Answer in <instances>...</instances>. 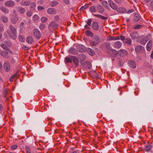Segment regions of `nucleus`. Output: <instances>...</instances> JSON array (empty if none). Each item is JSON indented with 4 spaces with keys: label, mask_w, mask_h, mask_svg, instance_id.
I'll return each mask as SVG.
<instances>
[{
    "label": "nucleus",
    "mask_w": 153,
    "mask_h": 153,
    "mask_svg": "<svg viewBox=\"0 0 153 153\" xmlns=\"http://www.w3.org/2000/svg\"><path fill=\"white\" fill-rule=\"evenodd\" d=\"M9 30L7 31V33L10 38L13 40H16L17 38V30L16 28L12 25L9 26Z\"/></svg>",
    "instance_id": "nucleus-1"
},
{
    "label": "nucleus",
    "mask_w": 153,
    "mask_h": 153,
    "mask_svg": "<svg viewBox=\"0 0 153 153\" xmlns=\"http://www.w3.org/2000/svg\"><path fill=\"white\" fill-rule=\"evenodd\" d=\"M100 42V38L99 36H94L90 42V45L91 47L96 46Z\"/></svg>",
    "instance_id": "nucleus-2"
},
{
    "label": "nucleus",
    "mask_w": 153,
    "mask_h": 153,
    "mask_svg": "<svg viewBox=\"0 0 153 153\" xmlns=\"http://www.w3.org/2000/svg\"><path fill=\"white\" fill-rule=\"evenodd\" d=\"M33 35L37 39H39L41 37L42 34L39 30L37 28H35L33 30Z\"/></svg>",
    "instance_id": "nucleus-3"
},
{
    "label": "nucleus",
    "mask_w": 153,
    "mask_h": 153,
    "mask_svg": "<svg viewBox=\"0 0 153 153\" xmlns=\"http://www.w3.org/2000/svg\"><path fill=\"white\" fill-rule=\"evenodd\" d=\"M19 19V17L17 14L12 15L10 20L11 22L13 24H15Z\"/></svg>",
    "instance_id": "nucleus-4"
},
{
    "label": "nucleus",
    "mask_w": 153,
    "mask_h": 153,
    "mask_svg": "<svg viewBox=\"0 0 153 153\" xmlns=\"http://www.w3.org/2000/svg\"><path fill=\"white\" fill-rule=\"evenodd\" d=\"M12 53V51L10 50L7 51H2L0 53V55L4 58H7L10 56V54Z\"/></svg>",
    "instance_id": "nucleus-5"
},
{
    "label": "nucleus",
    "mask_w": 153,
    "mask_h": 153,
    "mask_svg": "<svg viewBox=\"0 0 153 153\" xmlns=\"http://www.w3.org/2000/svg\"><path fill=\"white\" fill-rule=\"evenodd\" d=\"M77 49L81 53H83L85 51V47L81 44H79L76 46Z\"/></svg>",
    "instance_id": "nucleus-6"
},
{
    "label": "nucleus",
    "mask_w": 153,
    "mask_h": 153,
    "mask_svg": "<svg viewBox=\"0 0 153 153\" xmlns=\"http://www.w3.org/2000/svg\"><path fill=\"white\" fill-rule=\"evenodd\" d=\"M108 3L109 5L112 9L115 10H117L118 8V7L117 5L114 3V2L112 1L111 0H108Z\"/></svg>",
    "instance_id": "nucleus-7"
},
{
    "label": "nucleus",
    "mask_w": 153,
    "mask_h": 153,
    "mask_svg": "<svg viewBox=\"0 0 153 153\" xmlns=\"http://www.w3.org/2000/svg\"><path fill=\"white\" fill-rule=\"evenodd\" d=\"M118 54L120 56L124 57L128 54V52L125 50H121L118 51Z\"/></svg>",
    "instance_id": "nucleus-8"
},
{
    "label": "nucleus",
    "mask_w": 153,
    "mask_h": 153,
    "mask_svg": "<svg viewBox=\"0 0 153 153\" xmlns=\"http://www.w3.org/2000/svg\"><path fill=\"white\" fill-rule=\"evenodd\" d=\"M3 67L4 70L6 72H8L10 70V63L7 62H4Z\"/></svg>",
    "instance_id": "nucleus-9"
},
{
    "label": "nucleus",
    "mask_w": 153,
    "mask_h": 153,
    "mask_svg": "<svg viewBox=\"0 0 153 153\" xmlns=\"http://www.w3.org/2000/svg\"><path fill=\"white\" fill-rule=\"evenodd\" d=\"M58 26V25L56 24L54 22H52L50 24L48 28L50 30H52L53 29H55Z\"/></svg>",
    "instance_id": "nucleus-10"
},
{
    "label": "nucleus",
    "mask_w": 153,
    "mask_h": 153,
    "mask_svg": "<svg viewBox=\"0 0 153 153\" xmlns=\"http://www.w3.org/2000/svg\"><path fill=\"white\" fill-rule=\"evenodd\" d=\"M74 57V56H69L66 57L65 59V63L72 62Z\"/></svg>",
    "instance_id": "nucleus-11"
},
{
    "label": "nucleus",
    "mask_w": 153,
    "mask_h": 153,
    "mask_svg": "<svg viewBox=\"0 0 153 153\" xmlns=\"http://www.w3.org/2000/svg\"><path fill=\"white\" fill-rule=\"evenodd\" d=\"M144 49V47L140 45H138L135 47V50L138 53H140L143 51Z\"/></svg>",
    "instance_id": "nucleus-12"
},
{
    "label": "nucleus",
    "mask_w": 153,
    "mask_h": 153,
    "mask_svg": "<svg viewBox=\"0 0 153 153\" xmlns=\"http://www.w3.org/2000/svg\"><path fill=\"white\" fill-rule=\"evenodd\" d=\"M92 28L95 30H97L99 28V26L97 22H94L91 25Z\"/></svg>",
    "instance_id": "nucleus-13"
},
{
    "label": "nucleus",
    "mask_w": 153,
    "mask_h": 153,
    "mask_svg": "<svg viewBox=\"0 0 153 153\" xmlns=\"http://www.w3.org/2000/svg\"><path fill=\"white\" fill-rule=\"evenodd\" d=\"M5 5L7 7H13L15 5V2L12 0L6 1L4 3Z\"/></svg>",
    "instance_id": "nucleus-14"
},
{
    "label": "nucleus",
    "mask_w": 153,
    "mask_h": 153,
    "mask_svg": "<svg viewBox=\"0 0 153 153\" xmlns=\"http://www.w3.org/2000/svg\"><path fill=\"white\" fill-rule=\"evenodd\" d=\"M152 41L151 40H150L147 43L146 46V50L149 51H151L152 48Z\"/></svg>",
    "instance_id": "nucleus-15"
},
{
    "label": "nucleus",
    "mask_w": 153,
    "mask_h": 153,
    "mask_svg": "<svg viewBox=\"0 0 153 153\" xmlns=\"http://www.w3.org/2000/svg\"><path fill=\"white\" fill-rule=\"evenodd\" d=\"M83 67L85 69H90L91 67V65L89 62H86L84 63L83 65Z\"/></svg>",
    "instance_id": "nucleus-16"
},
{
    "label": "nucleus",
    "mask_w": 153,
    "mask_h": 153,
    "mask_svg": "<svg viewBox=\"0 0 153 153\" xmlns=\"http://www.w3.org/2000/svg\"><path fill=\"white\" fill-rule=\"evenodd\" d=\"M18 12L21 14H24L26 11V10L24 8L21 7H17Z\"/></svg>",
    "instance_id": "nucleus-17"
},
{
    "label": "nucleus",
    "mask_w": 153,
    "mask_h": 153,
    "mask_svg": "<svg viewBox=\"0 0 153 153\" xmlns=\"http://www.w3.org/2000/svg\"><path fill=\"white\" fill-rule=\"evenodd\" d=\"M128 64L129 66L132 68H135L136 67V63L135 61H130L128 62Z\"/></svg>",
    "instance_id": "nucleus-18"
},
{
    "label": "nucleus",
    "mask_w": 153,
    "mask_h": 153,
    "mask_svg": "<svg viewBox=\"0 0 153 153\" xmlns=\"http://www.w3.org/2000/svg\"><path fill=\"white\" fill-rule=\"evenodd\" d=\"M122 43L119 41L115 42L114 44V47L116 48H119L122 46Z\"/></svg>",
    "instance_id": "nucleus-19"
},
{
    "label": "nucleus",
    "mask_w": 153,
    "mask_h": 153,
    "mask_svg": "<svg viewBox=\"0 0 153 153\" xmlns=\"http://www.w3.org/2000/svg\"><path fill=\"white\" fill-rule=\"evenodd\" d=\"M20 4L22 6H28L30 5V2L29 1H24L22 0L20 2Z\"/></svg>",
    "instance_id": "nucleus-20"
},
{
    "label": "nucleus",
    "mask_w": 153,
    "mask_h": 153,
    "mask_svg": "<svg viewBox=\"0 0 153 153\" xmlns=\"http://www.w3.org/2000/svg\"><path fill=\"white\" fill-rule=\"evenodd\" d=\"M97 10L98 12L100 13H102L104 11V9L101 5H98L97 6Z\"/></svg>",
    "instance_id": "nucleus-21"
},
{
    "label": "nucleus",
    "mask_w": 153,
    "mask_h": 153,
    "mask_svg": "<svg viewBox=\"0 0 153 153\" xmlns=\"http://www.w3.org/2000/svg\"><path fill=\"white\" fill-rule=\"evenodd\" d=\"M73 61L74 64L75 65L76 67H77L79 65V61L78 58L74 56V57L73 59Z\"/></svg>",
    "instance_id": "nucleus-22"
},
{
    "label": "nucleus",
    "mask_w": 153,
    "mask_h": 153,
    "mask_svg": "<svg viewBox=\"0 0 153 153\" xmlns=\"http://www.w3.org/2000/svg\"><path fill=\"white\" fill-rule=\"evenodd\" d=\"M26 41L27 43L31 44L33 42V40L32 37L28 36L26 39Z\"/></svg>",
    "instance_id": "nucleus-23"
},
{
    "label": "nucleus",
    "mask_w": 153,
    "mask_h": 153,
    "mask_svg": "<svg viewBox=\"0 0 153 153\" xmlns=\"http://www.w3.org/2000/svg\"><path fill=\"white\" fill-rule=\"evenodd\" d=\"M86 51L90 55L93 56L95 54L94 51L91 48H88L86 49Z\"/></svg>",
    "instance_id": "nucleus-24"
},
{
    "label": "nucleus",
    "mask_w": 153,
    "mask_h": 153,
    "mask_svg": "<svg viewBox=\"0 0 153 153\" xmlns=\"http://www.w3.org/2000/svg\"><path fill=\"white\" fill-rule=\"evenodd\" d=\"M130 36L132 39H135L138 36V34L137 32H134L131 33Z\"/></svg>",
    "instance_id": "nucleus-25"
},
{
    "label": "nucleus",
    "mask_w": 153,
    "mask_h": 153,
    "mask_svg": "<svg viewBox=\"0 0 153 153\" xmlns=\"http://www.w3.org/2000/svg\"><path fill=\"white\" fill-rule=\"evenodd\" d=\"M0 10L4 13L8 14L9 13V10L6 7H2L0 8Z\"/></svg>",
    "instance_id": "nucleus-26"
},
{
    "label": "nucleus",
    "mask_w": 153,
    "mask_h": 153,
    "mask_svg": "<svg viewBox=\"0 0 153 153\" xmlns=\"http://www.w3.org/2000/svg\"><path fill=\"white\" fill-rule=\"evenodd\" d=\"M47 12L48 13L52 14L55 13L56 11L54 8H51L48 9Z\"/></svg>",
    "instance_id": "nucleus-27"
},
{
    "label": "nucleus",
    "mask_w": 153,
    "mask_h": 153,
    "mask_svg": "<svg viewBox=\"0 0 153 153\" xmlns=\"http://www.w3.org/2000/svg\"><path fill=\"white\" fill-rule=\"evenodd\" d=\"M132 41L131 39L129 38H127L125 39L124 42V43H126L127 44L130 45L131 44Z\"/></svg>",
    "instance_id": "nucleus-28"
},
{
    "label": "nucleus",
    "mask_w": 153,
    "mask_h": 153,
    "mask_svg": "<svg viewBox=\"0 0 153 153\" xmlns=\"http://www.w3.org/2000/svg\"><path fill=\"white\" fill-rule=\"evenodd\" d=\"M94 16L97 17L103 20H106L108 19L107 17H105L100 15L94 14Z\"/></svg>",
    "instance_id": "nucleus-29"
},
{
    "label": "nucleus",
    "mask_w": 153,
    "mask_h": 153,
    "mask_svg": "<svg viewBox=\"0 0 153 153\" xmlns=\"http://www.w3.org/2000/svg\"><path fill=\"white\" fill-rule=\"evenodd\" d=\"M1 19L4 23H7L8 21V18L5 16H2L1 17Z\"/></svg>",
    "instance_id": "nucleus-30"
},
{
    "label": "nucleus",
    "mask_w": 153,
    "mask_h": 153,
    "mask_svg": "<svg viewBox=\"0 0 153 153\" xmlns=\"http://www.w3.org/2000/svg\"><path fill=\"white\" fill-rule=\"evenodd\" d=\"M36 4L35 3L33 2L31 3L30 5V8L32 10H35V7H36Z\"/></svg>",
    "instance_id": "nucleus-31"
},
{
    "label": "nucleus",
    "mask_w": 153,
    "mask_h": 153,
    "mask_svg": "<svg viewBox=\"0 0 153 153\" xmlns=\"http://www.w3.org/2000/svg\"><path fill=\"white\" fill-rule=\"evenodd\" d=\"M117 11L120 13H123L125 10V8L123 7H119L118 9L117 10Z\"/></svg>",
    "instance_id": "nucleus-32"
},
{
    "label": "nucleus",
    "mask_w": 153,
    "mask_h": 153,
    "mask_svg": "<svg viewBox=\"0 0 153 153\" xmlns=\"http://www.w3.org/2000/svg\"><path fill=\"white\" fill-rule=\"evenodd\" d=\"M58 3L57 1H53L50 2V4L52 7H53L58 4Z\"/></svg>",
    "instance_id": "nucleus-33"
},
{
    "label": "nucleus",
    "mask_w": 153,
    "mask_h": 153,
    "mask_svg": "<svg viewBox=\"0 0 153 153\" xmlns=\"http://www.w3.org/2000/svg\"><path fill=\"white\" fill-rule=\"evenodd\" d=\"M90 10L91 13L95 12L96 11V7L94 6H92L90 7Z\"/></svg>",
    "instance_id": "nucleus-34"
},
{
    "label": "nucleus",
    "mask_w": 153,
    "mask_h": 153,
    "mask_svg": "<svg viewBox=\"0 0 153 153\" xmlns=\"http://www.w3.org/2000/svg\"><path fill=\"white\" fill-rule=\"evenodd\" d=\"M145 148L146 151L147 152H148L151 150V149H152V146H151V145H150V144H149V145H146L145 146Z\"/></svg>",
    "instance_id": "nucleus-35"
},
{
    "label": "nucleus",
    "mask_w": 153,
    "mask_h": 153,
    "mask_svg": "<svg viewBox=\"0 0 153 153\" xmlns=\"http://www.w3.org/2000/svg\"><path fill=\"white\" fill-rule=\"evenodd\" d=\"M102 5L105 7H108V4L107 2L105 1H102L101 3Z\"/></svg>",
    "instance_id": "nucleus-36"
},
{
    "label": "nucleus",
    "mask_w": 153,
    "mask_h": 153,
    "mask_svg": "<svg viewBox=\"0 0 153 153\" xmlns=\"http://www.w3.org/2000/svg\"><path fill=\"white\" fill-rule=\"evenodd\" d=\"M45 27V24H41L39 25V28L41 30H43Z\"/></svg>",
    "instance_id": "nucleus-37"
},
{
    "label": "nucleus",
    "mask_w": 153,
    "mask_h": 153,
    "mask_svg": "<svg viewBox=\"0 0 153 153\" xmlns=\"http://www.w3.org/2000/svg\"><path fill=\"white\" fill-rule=\"evenodd\" d=\"M19 41L22 42H23L25 40L24 37L21 35H19Z\"/></svg>",
    "instance_id": "nucleus-38"
},
{
    "label": "nucleus",
    "mask_w": 153,
    "mask_h": 153,
    "mask_svg": "<svg viewBox=\"0 0 153 153\" xmlns=\"http://www.w3.org/2000/svg\"><path fill=\"white\" fill-rule=\"evenodd\" d=\"M118 65L120 66H123V61L120 59H119L118 61Z\"/></svg>",
    "instance_id": "nucleus-39"
},
{
    "label": "nucleus",
    "mask_w": 153,
    "mask_h": 153,
    "mask_svg": "<svg viewBox=\"0 0 153 153\" xmlns=\"http://www.w3.org/2000/svg\"><path fill=\"white\" fill-rule=\"evenodd\" d=\"M134 19L135 21L138 22L140 20V17L137 15H135L134 16Z\"/></svg>",
    "instance_id": "nucleus-40"
},
{
    "label": "nucleus",
    "mask_w": 153,
    "mask_h": 153,
    "mask_svg": "<svg viewBox=\"0 0 153 153\" xmlns=\"http://www.w3.org/2000/svg\"><path fill=\"white\" fill-rule=\"evenodd\" d=\"M41 21L42 23H45L47 20V19L45 17H42L41 18Z\"/></svg>",
    "instance_id": "nucleus-41"
},
{
    "label": "nucleus",
    "mask_w": 153,
    "mask_h": 153,
    "mask_svg": "<svg viewBox=\"0 0 153 153\" xmlns=\"http://www.w3.org/2000/svg\"><path fill=\"white\" fill-rule=\"evenodd\" d=\"M38 18L39 16L37 15H35L33 17V20L34 21H36L38 19Z\"/></svg>",
    "instance_id": "nucleus-42"
},
{
    "label": "nucleus",
    "mask_w": 153,
    "mask_h": 153,
    "mask_svg": "<svg viewBox=\"0 0 153 153\" xmlns=\"http://www.w3.org/2000/svg\"><path fill=\"white\" fill-rule=\"evenodd\" d=\"M86 35L88 36H92L93 35V34L92 32H91V31L89 30H87L86 32Z\"/></svg>",
    "instance_id": "nucleus-43"
},
{
    "label": "nucleus",
    "mask_w": 153,
    "mask_h": 153,
    "mask_svg": "<svg viewBox=\"0 0 153 153\" xmlns=\"http://www.w3.org/2000/svg\"><path fill=\"white\" fill-rule=\"evenodd\" d=\"M92 21V20L91 19H88V21L87 22V25L88 26H91Z\"/></svg>",
    "instance_id": "nucleus-44"
},
{
    "label": "nucleus",
    "mask_w": 153,
    "mask_h": 153,
    "mask_svg": "<svg viewBox=\"0 0 153 153\" xmlns=\"http://www.w3.org/2000/svg\"><path fill=\"white\" fill-rule=\"evenodd\" d=\"M4 30V27L3 25H0V33H2Z\"/></svg>",
    "instance_id": "nucleus-45"
},
{
    "label": "nucleus",
    "mask_w": 153,
    "mask_h": 153,
    "mask_svg": "<svg viewBox=\"0 0 153 153\" xmlns=\"http://www.w3.org/2000/svg\"><path fill=\"white\" fill-rule=\"evenodd\" d=\"M25 151L27 153L30 152V149L29 146H26L25 148Z\"/></svg>",
    "instance_id": "nucleus-46"
},
{
    "label": "nucleus",
    "mask_w": 153,
    "mask_h": 153,
    "mask_svg": "<svg viewBox=\"0 0 153 153\" xmlns=\"http://www.w3.org/2000/svg\"><path fill=\"white\" fill-rule=\"evenodd\" d=\"M88 5H84L83 6H82L81 7V8L80 9V10H81L83 9H86L87 8H88Z\"/></svg>",
    "instance_id": "nucleus-47"
},
{
    "label": "nucleus",
    "mask_w": 153,
    "mask_h": 153,
    "mask_svg": "<svg viewBox=\"0 0 153 153\" xmlns=\"http://www.w3.org/2000/svg\"><path fill=\"white\" fill-rule=\"evenodd\" d=\"M142 27V26L139 25H137L135 26L134 27V29H138Z\"/></svg>",
    "instance_id": "nucleus-48"
},
{
    "label": "nucleus",
    "mask_w": 153,
    "mask_h": 153,
    "mask_svg": "<svg viewBox=\"0 0 153 153\" xmlns=\"http://www.w3.org/2000/svg\"><path fill=\"white\" fill-rule=\"evenodd\" d=\"M147 42V40L143 39L141 40L140 43L142 45H145Z\"/></svg>",
    "instance_id": "nucleus-49"
},
{
    "label": "nucleus",
    "mask_w": 153,
    "mask_h": 153,
    "mask_svg": "<svg viewBox=\"0 0 153 153\" xmlns=\"http://www.w3.org/2000/svg\"><path fill=\"white\" fill-rule=\"evenodd\" d=\"M26 14L28 17H30L32 15V12L28 11L27 12Z\"/></svg>",
    "instance_id": "nucleus-50"
},
{
    "label": "nucleus",
    "mask_w": 153,
    "mask_h": 153,
    "mask_svg": "<svg viewBox=\"0 0 153 153\" xmlns=\"http://www.w3.org/2000/svg\"><path fill=\"white\" fill-rule=\"evenodd\" d=\"M37 9L39 10H41L44 9V7L43 6H39L37 7Z\"/></svg>",
    "instance_id": "nucleus-51"
},
{
    "label": "nucleus",
    "mask_w": 153,
    "mask_h": 153,
    "mask_svg": "<svg viewBox=\"0 0 153 153\" xmlns=\"http://www.w3.org/2000/svg\"><path fill=\"white\" fill-rule=\"evenodd\" d=\"M1 46L4 49H6L7 50V49H8V48L4 44H2L1 45Z\"/></svg>",
    "instance_id": "nucleus-52"
},
{
    "label": "nucleus",
    "mask_w": 153,
    "mask_h": 153,
    "mask_svg": "<svg viewBox=\"0 0 153 153\" xmlns=\"http://www.w3.org/2000/svg\"><path fill=\"white\" fill-rule=\"evenodd\" d=\"M112 54L114 55H116L117 53H118L117 51L114 49H112Z\"/></svg>",
    "instance_id": "nucleus-53"
},
{
    "label": "nucleus",
    "mask_w": 153,
    "mask_h": 153,
    "mask_svg": "<svg viewBox=\"0 0 153 153\" xmlns=\"http://www.w3.org/2000/svg\"><path fill=\"white\" fill-rule=\"evenodd\" d=\"M19 71H18L16 73L14 74V76H15L16 77H19Z\"/></svg>",
    "instance_id": "nucleus-54"
},
{
    "label": "nucleus",
    "mask_w": 153,
    "mask_h": 153,
    "mask_svg": "<svg viewBox=\"0 0 153 153\" xmlns=\"http://www.w3.org/2000/svg\"><path fill=\"white\" fill-rule=\"evenodd\" d=\"M105 46H106V48L107 49L109 50L110 49V44L109 43H107L106 44Z\"/></svg>",
    "instance_id": "nucleus-55"
},
{
    "label": "nucleus",
    "mask_w": 153,
    "mask_h": 153,
    "mask_svg": "<svg viewBox=\"0 0 153 153\" xmlns=\"http://www.w3.org/2000/svg\"><path fill=\"white\" fill-rule=\"evenodd\" d=\"M17 147V146L16 145H14L11 146V148L12 150H15Z\"/></svg>",
    "instance_id": "nucleus-56"
},
{
    "label": "nucleus",
    "mask_w": 153,
    "mask_h": 153,
    "mask_svg": "<svg viewBox=\"0 0 153 153\" xmlns=\"http://www.w3.org/2000/svg\"><path fill=\"white\" fill-rule=\"evenodd\" d=\"M63 2L66 4H68L70 3V1L69 0H63Z\"/></svg>",
    "instance_id": "nucleus-57"
},
{
    "label": "nucleus",
    "mask_w": 153,
    "mask_h": 153,
    "mask_svg": "<svg viewBox=\"0 0 153 153\" xmlns=\"http://www.w3.org/2000/svg\"><path fill=\"white\" fill-rule=\"evenodd\" d=\"M6 43L7 45L9 47H10L11 45V43L10 42L6 41Z\"/></svg>",
    "instance_id": "nucleus-58"
},
{
    "label": "nucleus",
    "mask_w": 153,
    "mask_h": 153,
    "mask_svg": "<svg viewBox=\"0 0 153 153\" xmlns=\"http://www.w3.org/2000/svg\"><path fill=\"white\" fill-rule=\"evenodd\" d=\"M16 77L14 75L12 76L10 78L9 80L10 81L12 82L13 80V79H14Z\"/></svg>",
    "instance_id": "nucleus-59"
},
{
    "label": "nucleus",
    "mask_w": 153,
    "mask_h": 153,
    "mask_svg": "<svg viewBox=\"0 0 153 153\" xmlns=\"http://www.w3.org/2000/svg\"><path fill=\"white\" fill-rule=\"evenodd\" d=\"M120 39L123 41H124L125 40V36H122V35H121V36H120Z\"/></svg>",
    "instance_id": "nucleus-60"
},
{
    "label": "nucleus",
    "mask_w": 153,
    "mask_h": 153,
    "mask_svg": "<svg viewBox=\"0 0 153 153\" xmlns=\"http://www.w3.org/2000/svg\"><path fill=\"white\" fill-rule=\"evenodd\" d=\"M120 36H117L116 37H114V40H117L119 39H120Z\"/></svg>",
    "instance_id": "nucleus-61"
},
{
    "label": "nucleus",
    "mask_w": 153,
    "mask_h": 153,
    "mask_svg": "<svg viewBox=\"0 0 153 153\" xmlns=\"http://www.w3.org/2000/svg\"><path fill=\"white\" fill-rule=\"evenodd\" d=\"M134 11V10L133 9H131L128 10L127 13H130L133 12Z\"/></svg>",
    "instance_id": "nucleus-62"
},
{
    "label": "nucleus",
    "mask_w": 153,
    "mask_h": 153,
    "mask_svg": "<svg viewBox=\"0 0 153 153\" xmlns=\"http://www.w3.org/2000/svg\"><path fill=\"white\" fill-rule=\"evenodd\" d=\"M54 19H55L56 20H58L59 19V17L58 16L56 15L54 17Z\"/></svg>",
    "instance_id": "nucleus-63"
},
{
    "label": "nucleus",
    "mask_w": 153,
    "mask_h": 153,
    "mask_svg": "<svg viewBox=\"0 0 153 153\" xmlns=\"http://www.w3.org/2000/svg\"><path fill=\"white\" fill-rule=\"evenodd\" d=\"M24 23L23 22H21L20 25V27L23 28L24 27Z\"/></svg>",
    "instance_id": "nucleus-64"
}]
</instances>
